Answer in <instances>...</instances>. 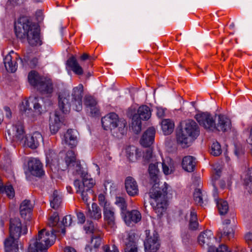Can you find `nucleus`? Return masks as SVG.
<instances>
[{
	"instance_id": "f257e3e1",
	"label": "nucleus",
	"mask_w": 252,
	"mask_h": 252,
	"mask_svg": "<svg viewBox=\"0 0 252 252\" xmlns=\"http://www.w3.org/2000/svg\"><path fill=\"white\" fill-rule=\"evenodd\" d=\"M72 222L71 215L65 216L60 225L63 224L64 227L69 226ZM60 228H52L51 232L43 229L38 232L37 236L30 241L28 251L29 252H47L49 247L54 244L56 238V233L61 232L65 234L64 227L60 226Z\"/></svg>"
},
{
	"instance_id": "f03ea898",
	"label": "nucleus",
	"mask_w": 252,
	"mask_h": 252,
	"mask_svg": "<svg viewBox=\"0 0 252 252\" xmlns=\"http://www.w3.org/2000/svg\"><path fill=\"white\" fill-rule=\"evenodd\" d=\"M15 32L17 38L23 42L27 40L32 46L41 45L38 26L28 17L19 18L15 23Z\"/></svg>"
},
{
	"instance_id": "7ed1b4c3",
	"label": "nucleus",
	"mask_w": 252,
	"mask_h": 252,
	"mask_svg": "<svg viewBox=\"0 0 252 252\" xmlns=\"http://www.w3.org/2000/svg\"><path fill=\"white\" fill-rule=\"evenodd\" d=\"M83 92V86L80 84L73 88L71 96L66 93L60 94L58 104L63 114L67 113L70 111L71 104L75 110L81 111L82 109Z\"/></svg>"
},
{
	"instance_id": "20e7f679",
	"label": "nucleus",
	"mask_w": 252,
	"mask_h": 252,
	"mask_svg": "<svg viewBox=\"0 0 252 252\" xmlns=\"http://www.w3.org/2000/svg\"><path fill=\"white\" fill-rule=\"evenodd\" d=\"M199 134L200 129L197 124L192 120H186L183 123L180 131L177 134V143L182 147L187 148Z\"/></svg>"
},
{
	"instance_id": "39448f33",
	"label": "nucleus",
	"mask_w": 252,
	"mask_h": 252,
	"mask_svg": "<svg viewBox=\"0 0 252 252\" xmlns=\"http://www.w3.org/2000/svg\"><path fill=\"white\" fill-rule=\"evenodd\" d=\"M49 98H39L36 96H30L29 99L22 102L20 106V110L22 115L31 117L34 112L37 115H41L46 111V107L51 105Z\"/></svg>"
},
{
	"instance_id": "423d86ee",
	"label": "nucleus",
	"mask_w": 252,
	"mask_h": 252,
	"mask_svg": "<svg viewBox=\"0 0 252 252\" xmlns=\"http://www.w3.org/2000/svg\"><path fill=\"white\" fill-rule=\"evenodd\" d=\"M167 188L163 189L154 186L150 189L149 195L153 199L151 204L158 216L160 217L166 209L167 207Z\"/></svg>"
},
{
	"instance_id": "0eeeda50",
	"label": "nucleus",
	"mask_w": 252,
	"mask_h": 252,
	"mask_svg": "<svg viewBox=\"0 0 252 252\" xmlns=\"http://www.w3.org/2000/svg\"><path fill=\"white\" fill-rule=\"evenodd\" d=\"M198 241L202 248L208 250L207 252H230L225 245H221L218 248L215 247L214 244L217 239L211 230L201 232L198 237Z\"/></svg>"
},
{
	"instance_id": "6e6552de",
	"label": "nucleus",
	"mask_w": 252,
	"mask_h": 252,
	"mask_svg": "<svg viewBox=\"0 0 252 252\" xmlns=\"http://www.w3.org/2000/svg\"><path fill=\"white\" fill-rule=\"evenodd\" d=\"M85 179L82 182L75 180L74 181V186L76 189V192L81 193L82 199L86 204L87 207H89V198L93 193L92 189L95 183L93 179Z\"/></svg>"
},
{
	"instance_id": "1a4fd4ad",
	"label": "nucleus",
	"mask_w": 252,
	"mask_h": 252,
	"mask_svg": "<svg viewBox=\"0 0 252 252\" xmlns=\"http://www.w3.org/2000/svg\"><path fill=\"white\" fill-rule=\"evenodd\" d=\"M195 118L199 125L204 128L210 131L216 130V124L213 116L208 113H202L196 114Z\"/></svg>"
},
{
	"instance_id": "9d476101",
	"label": "nucleus",
	"mask_w": 252,
	"mask_h": 252,
	"mask_svg": "<svg viewBox=\"0 0 252 252\" xmlns=\"http://www.w3.org/2000/svg\"><path fill=\"white\" fill-rule=\"evenodd\" d=\"M9 235L19 238L22 234L27 233V226L23 224L20 219L15 218L11 219L9 222Z\"/></svg>"
},
{
	"instance_id": "9b49d317",
	"label": "nucleus",
	"mask_w": 252,
	"mask_h": 252,
	"mask_svg": "<svg viewBox=\"0 0 252 252\" xmlns=\"http://www.w3.org/2000/svg\"><path fill=\"white\" fill-rule=\"evenodd\" d=\"M86 233L91 234V244L94 248H98L101 244L102 233L98 229L94 228L92 221H88L84 226Z\"/></svg>"
},
{
	"instance_id": "f8f14e48",
	"label": "nucleus",
	"mask_w": 252,
	"mask_h": 252,
	"mask_svg": "<svg viewBox=\"0 0 252 252\" xmlns=\"http://www.w3.org/2000/svg\"><path fill=\"white\" fill-rule=\"evenodd\" d=\"M145 250L148 252H156L160 247L158 235L157 233L149 235L144 242Z\"/></svg>"
},
{
	"instance_id": "ddd939ff",
	"label": "nucleus",
	"mask_w": 252,
	"mask_h": 252,
	"mask_svg": "<svg viewBox=\"0 0 252 252\" xmlns=\"http://www.w3.org/2000/svg\"><path fill=\"white\" fill-rule=\"evenodd\" d=\"M63 124V117L59 111L50 116L49 120V128L52 134L58 132Z\"/></svg>"
},
{
	"instance_id": "4468645a",
	"label": "nucleus",
	"mask_w": 252,
	"mask_h": 252,
	"mask_svg": "<svg viewBox=\"0 0 252 252\" xmlns=\"http://www.w3.org/2000/svg\"><path fill=\"white\" fill-rule=\"evenodd\" d=\"M37 89L42 95H45L47 98H49L53 92V84L49 78H44L41 79L40 83L38 85Z\"/></svg>"
},
{
	"instance_id": "2eb2a0df",
	"label": "nucleus",
	"mask_w": 252,
	"mask_h": 252,
	"mask_svg": "<svg viewBox=\"0 0 252 252\" xmlns=\"http://www.w3.org/2000/svg\"><path fill=\"white\" fill-rule=\"evenodd\" d=\"M18 55L13 51L9 52L4 58L3 63L5 69L8 72H14L17 68L16 60L18 59Z\"/></svg>"
},
{
	"instance_id": "dca6fc26",
	"label": "nucleus",
	"mask_w": 252,
	"mask_h": 252,
	"mask_svg": "<svg viewBox=\"0 0 252 252\" xmlns=\"http://www.w3.org/2000/svg\"><path fill=\"white\" fill-rule=\"evenodd\" d=\"M28 167L30 173L33 176L41 177L44 174L41 162L36 158L31 159L29 161Z\"/></svg>"
},
{
	"instance_id": "f3484780",
	"label": "nucleus",
	"mask_w": 252,
	"mask_h": 252,
	"mask_svg": "<svg viewBox=\"0 0 252 252\" xmlns=\"http://www.w3.org/2000/svg\"><path fill=\"white\" fill-rule=\"evenodd\" d=\"M104 220L107 224L111 228H114L116 225V215L115 209L111 206H105L103 209Z\"/></svg>"
},
{
	"instance_id": "a211bd4d",
	"label": "nucleus",
	"mask_w": 252,
	"mask_h": 252,
	"mask_svg": "<svg viewBox=\"0 0 252 252\" xmlns=\"http://www.w3.org/2000/svg\"><path fill=\"white\" fill-rule=\"evenodd\" d=\"M125 185L126 192L129 196H135L139 194L138 186L137 182L133 178L131 177H126Z\"/></svg>"
},
{
	"instance_id": "6ab92c4d",
	"label": "nucleus",
	"mask_w": 252,
	"mask_h": 252,
	"mask_svg": "<svg viewBox=\"0 0 252 252\" xmlns=\"http://www.w3.org/2000/svg\"><path fill=\"white\" fill-rule=\"evenodd\" d=\"M78 133L76 130L72 129H68L64 135L63 142L71 148L75 147L78 142Z\"/></svg>"
},
{
	"instance_id": "aec40b11",
	"label": "nucleus",
	"mask_w": 252,
	"mask_h": 252,
	"mask_svg": "<svg viewBox=\"0 0 252 252\" xmlns=\"http://www.w3.org/2000/svg\"><path fill=\"white\" fill-rule=\"evenodd\" d=\"M118 115L115 113H111L101 119L102 126L105 130L116 128V123L117 121Z\"/></svg>"
},
{
	"instance_id": "412c9836",
	"label": "nucleus",
	"mask_w": 252,
	"mask_h": 252,
	"mask_svg": "<svg viewBox=\"0 0 252 252\" xmlns=\"http://www.w3.org/2000/svg\"><path fill=\"white\" fill-rule=\"evenodd\" d=\"M156 130L150 127L144 133L140 140L141 144L145 147H150L154 142Z\"/></svg>"
},
{
	"instance_id": "4be33fe9",
	"label": "nucleus",
	"mask_w": 252,
	"mask_h": 252,
	"mask_svg": "<svg viewBox=\"0 0 252 252\" xmlns=\"http://www.w3.org/2000/svg\"><path fill=\"white\" fill-rule=\"evenodd\" d=\"M43 141L42 135L38 132H34L32 135L26 138L25 145L31 149H36Z\"/></svg>"
},
{
	"instance_id": "5701e85b",
	"label": "nucleus",
	"mask_w": 252,
	"mask_h": 252,
	"mask_svg": "<svg viewBox=\"0 0 252 252\" xmlns=\"http://www.w3.org/2000/svg\"><path fill=\"white\" fill-rule=\"evenodd\" d=\"M11 131L12 133H11L10 130H8L9 135H12L13 137L18 141H22L25 137V131L23 123L21 122H18L14 124L12 128Z\"/></svg>"
},
{
	"instance_id": "b1692460",
	"label": "nucleus",
	"mask_w": 252,
	"mask_h": 252,
	"mask_svg": "<svg viewBox=\"0 0 252 252\" xmlns=\"http://www.w3.org/2000/svg\"><path fill=\"white\" fill-rule=\"evenodd\" d=\"M18 239L16 237L10 236L4 241V247L6 252H19Z\"/></svg>"
},
{
	"instance_id": "393cba45",
	"label": "nucleus",
	"mask_w": 252,
	"mask_h": 252,
	"mask_svg": "<svg viewBox=\"0 0 252 252\" xmlns=\"http://www.w3.org/2000/svg\"><path fill=\"white\" fill-rule=\"evenodd\" d=\"M141 219V214L137 210H133L126 212L125 214L124 220L128 225H129L131 222L137 223L140 221Z\"/></svg>"
},
{
	"instance_id": "a878e982",
	"label": "nucleus",
	"mask_w": 252,
	"mask_h": 252,
	"mask_svg": "<svg viewBox=\"0 0 252 252\" xmlns=\"http://www.w3.org/2000/svg\"><path fill=\"white\" fill-rule=\"evenodd\" d=\"M126 239L125 252H137V247L134 233H128Z\"/></svg>"
},
{
	"instance_id": "bb28decb",
	"label": "nucleus",
	"mask_w": 252,
	"mask_h": 252,
	"mask_svg": "<svg viewBox=\"0 0 252 252\" xmlns=\"http://www.w3.org/2000/svg\"><path fill=\"white\" fill-rule=\"evenodd\" d=\"M231 121L224 116L220 115L216 129L219 131L225 132L230 129Z\"/></svg>"
},
{
	"instance_id": "cd10ccee",
	"label": "nucleus",
	"mask_w": 252,
	"mask_h": 252,
	"mask_svg": "<svg viewBox=\"0 0 252 252\" xmlns=\"http://www.w3.org/2000/svg\"><path fill=\"white\" fill-rule=\"evenodd\" d=\"M66 64L75 74L81 75L83 74L84 71L83 68L79 64L74 56L70 57L67 61Z\"/></svg>"
},
{
	"instance_id": "c85d7f7f",
	"label": "nucleus",
	"mask_w": 252,
	"mask_h": 252,
	"mask_svg": "<svg viewBox=\"0 0 252 252\" xmlns=\"http://www.w3.org/2000/svg\"><path fill=\"white\" fill-rule=\"evenodd\" d=\"M33 209V206L29 200H25L20 206V213L21 217L26 218L27 216H30Z\"/></svg>"
},
{
	"instance_id": "c756f323",
	"label": "nucleus",
	"mask_w": 252,
	"mask_h": 252,
	"mask_svg": "<svg viewBox=\"0 0 252 252\" xmlns=\"http://www.w3.org/2000/svg\"><path fill=\"white\" fill-rule=\"evenodd\" d=\"M195 164V158L192 156L185 157L182 160L183 168L187 171L192 172Z\"/></svg>"
},
{
	"instance_id": "7c9ffc66",
	"label": "nucleus",
	"mask_w": 252,
	"mask_h": 252,
	"mask_svg": "<svg viewBox=\"0 0 252 252\" xmlns=\"http://www.w3.org/2000/svg\"><path fill=\"white\" fill-rule=\"evenodd\" d=\"M233 223L230 226H224L223 229L219 232V236L220 237L226 236L228 239H230L234 237V226L235 219L232 218Z\"/></svg>"
},
{
	"instance_id": "2f4dec72",
	"label": "nucleus",
	"mask_w": 252,
	"mask_h": 252,
	"mask_svg": "<svg viewBox=\"0 0 252 252\" xmlns=\"http://www.w3.org/2000/svg\"><path fill=\"white\" fill-rule=\"evenodd\" d=\"M87 216L94 220H99L101 218V210L95 203L92 205V209L89 208Z\"/></svg>"
},
{
	"instance_id": "473e14b6",
	"label": "nucleus",
	"mask_w": 252,
	"mask_h": 252,
	"mask_svg": "<svg viewBox=\"0 0 252 252\" xmlns=\"http://www.w3.org/2000/svg\"><path fill=\"white\" fill-rule=\"evenodd\" d=\"M193 198L195 203L201 206L205 205L207 202L206 195L203 194L199 189H197L195 190L193 194Z\"/></svg>"
},
{
	"instance_id": "72a5a7b5",
	"label": "nucleus",
	"mask_w": 252,
	"mask_h": 252,
	"mask_svg": "<svg viewBox=\"0 0 252 252\" xmlns=\"http://www.w3.org/2000/svg\"><path fill=\"white\" fill-rule=\"evenodd\" d=\"M158 162L157 160L155 162L150 163L149 167V172L151 180L156 183L158 180V173L159 170L158 168Z\"/></svg>"
},
{
	"instance_id": "f704fd0d",
	"label": "nucleus",
	"mask_w": 252,
	"mask_h": 252,
	"mask_svg": "<svg viewBox=\"0 0 252 252\" xmlns=\"http://www.w3.org/2000/svg\"><path fill=\"white\" fill-rule=\"evenodd\" d=\"M138 118L142 120H148L151 116L150 108L147 105L140 106L137 111Z\"/></svg>"
},
{
	"instance_id": "c9c22d12",
	"label": "nucleus",
	"mask_w": 252,
	"mask_h": 252,
	"mask_svg": "<svg viewBox=\"0 0 252 252\" xmlns=\"http://www.w3.org/2000/svg\"><path fill=\"white\" fill-rule=\"evenodd\" d=\"M44 77L39 76L38 73L35 71H31L28 75V80L30 84L37 88L38 85L40 83L41 79Z\"/></svg>"
},
{
	"instance_id": "e433bc0d",
	"label": "nucleus",
	"mask_w": 252,
	"mask_h": 252,
	"mask_svg": "<svg viewBox=\"0 0 252 252\" xmlns=\"http://www.w3.org/2000/svg\"><path fill=\"white\" fill-rule=\"evenodd\" d=\"M161 128L164 134L171 133L174 127V123L169 119H164L161 123Z\"/></svg>"
},
{
	"instance_id": "4c0bfd02",
	"label": "nucleus",
	"mask_w": 252,
	"mask_h": 252,
	"mask_svg": "<svg viewBox=\"0 0 252 252\" xmlns=\"http://www.w3.org/2000/svg\"><path fill=\"white\" fill-rule=\"evenodd\" d=\"M199 225L198 222L197 213L194 209L190 210L189 219V228L192 230H196Z\"/></svg>"
},
{
	"instance_id": "58836bf2",
	"label": "nucleus",
	"mask_w": 252,
	"mask_h": 252,
	"mask_svg": "<svg viewBox=\"0 0 252 252\" xmlns=\"http://www.w3.org/2000/svg\"><path fill=\"white\" fill-rule=\"evenodd\" d=\"M244 185L248 192L252 191V169L248 170L243 177Z\"/></svg>"
},
{
	"instance_id": "ea45409f",
	"label": "nucleus",
	"mask_w": 252,
	"mask_h": 252,
	"mask_svg": "<svg viewBox=\"0 0 252 252\" xmlns=\"http://www.w3.org/2000/svg\"><path fill=\"white\" fill-rule=\"evenodd\" d=\"M217 207L220 215H225L229 209L227 201L220 199L216 201Z\"/></svg>"
},
{
	"instance_id": "a19ab883",
	"label": "nucleus",
	"mask_w": 252,
	"mask_h": 252,
	"mask_svg": "<svg viewBox=\"0 0 252 252\" xmlns=\"http://www.w3.org/2000/svg\"><path fill=\"white\" fill-rule=\"evenodd\" d=\"M62 202V198L57 190H54L52 195V199L50 201L52 208L57 209L60 206Z\"/></svg>"
},
{
	"instance_id": "79ce46f5",
	"label": "nucleus",
	"mask_w": 252,
	"mask_h": 252,
	"mask_svg": "<svg viewBox=\"0 0 252 252\" xmlns=\"http://www.w3.org/2000/svg\"><path fill=\"white\" fill-rule=\"evenodd\" d=\"M131 126L133 130L136 133L141 130V119L138 118L137 114L134 115L132 117Z\"/></svg>"
},
{
	"instance_id": "37998d69",
	"label": "nucleus",
	"mask_w": 252,
	"mask_h": 252,
	"mask_svg": "<svg viewBox=\"0 0 252 252\" xmlns=\"http://www.w3.org/2000/svg\"><path fill=\"white\" fill-rule=\"evenodd\" d=\"M137 149L134 146H128L126 149V156L129 161H134L137 159Z\"/></svg>"
},
{
	"instance_id": "c03bdc74",
	"label": "nucleus",
	"mask_w": 252,
	"mask_h": 252,
	"mask_svg": "<svg viewBox=\"0 0 252 252\" xmlns=\"http://www.w3.org/2000/svg\"><path fill=\"white\" fill-rule=\"evenodd\" d=\"M72 165L74 166V169L76 172V174L80 175L82 178V181H84V180L86 179L85 178L93 179L91 177L90 175H88L87 173L83 170L80 163L75 161L72 164Z\"/></svg>"
},
{
	"instance_id": "a18cd8bd",
	"label": "nucleus",
	"mask_w": 252,
	"mask_h": 252,
	"mask_svg": "<svg viewBox=\"0 0 252 252\" xmlns=\"http://www.w3.org/2000/svg\"><path fill=\"white\" fill-rule=\"evenodd\" d=\"M143 153V159L145 163H151L157 160L155 156L153 155V151L151 148H149L145 150Z\"/></svg>"
},
{
	"instance_id": "49530a36",
	"label": "nucleus",
	"mask_w": 252,
	"mask_h": 252,
	"mask_svg": "<svg viewBox=\"0 0 252 252\" xmlns=\"http://www.w3.org/2000/svg\"><path fill=\"white\" fill-rule=\"evenodd\" d=\"M116 128L122 134L124 135L126 131V122L124 119H119L117 117V121L116 123Z\"/></svg>"
},
{
	"instance_id": "de8ad7c7",
	"label": "nucleus",
	"mask_w": 252,
	"mask_h": 252,
	"mask_svg": "<svg viewBox=\"0 0 252 252\" xmlns=\"http://www.w3.org/2000/svg\"><path fill=\"white\" fill-rule=\"evenodd\" d=\"M65 161L67 166L71 165L76 161V157L74 151L72 150H68L65 157Z\"/></svg>"
},
{
	"instance_id": "09e8293b",
	"label": "nucleus",
	"mask_w": 252,
	"mask_h": 252,
	"mask_svg": "<svg viewBox=\"0 0 252 252\" xmlns=\"http://www.w3.org/2000/svg\"><path fill=\"white\" fill-rule=\"evenodd\" d=\"M96 100L91 95H86L84 97V105L86 106L87 110L89 111V109L97 104Z\"/></svg>"
},
{
	"instance_id": "8fccbe9b",
	"label": "nucleus",
	"mask_w": 252,
	"mask_h": 252,
	"mask_svg": "<svg viewBox=\"0 0 252 252\" xmlns=\"http://www.w3.org/2000/svg\"><path fill=\"white\" fill-rule=\"evenodd\" d=\"M59 217L57 213H54L53 215L51 216L48 221V225L50 227L57 226L58 228L60 227V224L59 223Z\"/></svg>"
},
{
	"instance_id": "3c124183",
	"label": "nucleus",
	"mask_w": 252,
	"mask_h": 252,
	"mask_svg": "<svg viewBox=\"0 0 252 252\" xmlns=\"http://www.w3.org/2000/svg\"><path fill=\"white\" fill-rule=\"evenodd\" d=\"M115 204L121 208L122 213L124 214L127 207L125 198L122 197H116Z\"/></svg>"
},
{
	"instance_id": "603ef678",
	"label": "nucleus",
	"mask_w": 252,
	"mask_h": 252,
	"mask_svg": "<svg viewBox=\"0 0 252 252\" xmlns=\"http://www.w3.org/2000/svg\"><path fill=\"white\" fill-rule=\"evenodd\" d=\"M220 145L218 142H214L211 146V154L214 156H218L221 153Z\"/></svg>"
},
{
	"instance_id": "864d4df0",
	"label": "nucleus",
	"mask_w": 252,
	"mask_h": 252,
	"mask_svg": "<svg viewBox=\"0 0 252 252\" xmlns=\"http://www.w3.org/2000/svg\"><path fill=\"white\" fill-rule=\"evenodd\" d=\"M3 189V193H5L9 198L11 199L14 197L15 191L11 185H6L4 186Z\"/></svg>"
},
{
	"instance_id": "5fc2aeb1",
	"label": "nucleus",
	"mask_w": 252,
	"mask_h": 252,
	"mask_svg": "<svg viewBox=\"0 0 252 252\" xmlns=\"http://www.w3.org/2000/svg\"><path fill=\"white\" fill-rule=\"evenodd\" d=\"M56 154L52 151H49L46 155V160L48 164H52L56 159Z\"/></svg>"
},
{
	"instance_id": "6e6d98bb",
	"label": "nucleus",
	"mask_w": 252,
	"mask_h": 252,
	"mask_svg": "<svg viewBox=\"0 0 252 252\" xmlns=\"http://www.w3.org/2000/svg\"><path fill=\"white\" fill-rule=\"evenodd\" d=\"M90 115L93 117H98L100 115V111L97 103L94 105V106L91 107L89 109V111Z\"/></svg>"
},
{
	"instance_id": "4d7b16f0",
	"label": "nucleus",
	"mask_w": 252,
	"mask_h": 252,
	"mask_svg": "<svg viewBox=\"0 0 252 252\" xmlns=\"http://www.w3.org/2000/svg\"><path fill=\"white\" fill-rule=\"evenodd\" d=\"M98 200L99 205L103 207V209L104 208L106 205L107 206L111 205L110 203L106 200L105 197L103 194H99Z\"/></svg>"
},
{
	"instance_id": "13d9d810",
	"label": "nucleus",
	"mask_w": 252,
	"mask_h": 252,
	"mask_svg": "<svg viewBox=\"0 0 252 252\" xmlns=\"http://www.w3.org/2000/svg\"><path fill=\"white\" fill-rule=\"evenodd\" d=\"M102 250L104 252H119L115 245L112 246L111 248L108 245H105L102 247Z\"/></svg>"
},
{
	"instance_id": "bf43d9fd",
	"label": "nucleus",
	"mask_w": 252,
	"mask_h": 252,
	"mask_svg": "<svg viewBox=\"0 0 252 252\" xmlns=\"http://www.w3.org/2000/svg\"><path fill=\"white\" fill-rule=\"evenodd\" d=\"M221 173V170L220 169H215L214 172L213 173V175L212 176V180L214 183L215 181L218 180L220 177Z\"/></svg>"
},
{
	"instance_id": "052dcab7",
	"label": "nucleus",
	"mask_w": 252,
	"mask_h": 252,
	"mask_svg": "<svg viewBox=\"0 0 252 252\" xmlns=\"http://www.w3.org/2000/svg\"><path fill=\"white\" fill-rule=\"evenodd\" d=\"M77 216L78 221L81 223H83L85 221V217L82 212H78L77 213Z\"/></svg>"
},
{
	"instance_id": "680f3d73",
	"label": "nucleus",
	"mask_w": 252,
	"mask_h": 252,
	"mask_svg": "<svg viewBox=\"0 0 252 252\" xmlns=\"http://www.w3.org/2000/svg\"><path fill=\"white\" fill-rule=\"evenodd\" d=\"M157 115L159 118H162L165 115V109L162 108H157Z\"/></svg>"
},
{
	"instance_id": "e2e57ef3",
	"label": "nucleus",
	"mask_w": 252,
	"mask_h": 252,
	"mask_svg": "<svg viewBox=\"0 0 252 252\" xmlns=\"http://www.w3.org/2000/svg\"><path fill=\"white\" fill-rule=\"evenodd\" d=\"M27 62L28 63L31 65L32 67H35L38 63V59L36 58H33L30 61H27Z\"/></svg>"
},
{
	"instance_id": "0e129e2a",
	"label": "nucleus",
	"mask_w": 252,
	"mask_h": 252,
	"mask_svg": "<svg viewBox=\"0 0 252 252\" xmlns=\"http://www.w3.org/2000/svg\"><path fill=\"white\" fill-rule=\"evenodd\" d=\"M163 172L166 175H168L171 173V170L169 169V167L165 164L164 162L162 163Z\"/></svg>"
},
{
	"instance_id": "69168bd1",
	"label": "nucleus",
	"mask_w": 252,
	"mask_h": 252,
	"mask_svg": "<svg viewBox=\"0 0 252 252\" xmlns=\"http://www.w3.org/2000/svg\"><path fill=\"white\" fill-rule=\"evenodd\" d=\"M245 240L248 244H252V233H248L245 235Z\"/></svg>"
},
{
	"instance_id": "338daca9",
	"label": "nucleus",
	"mask_w": 252,
	"mask_h": 252,
	"mask_svg": "<svg viewBox=\"0 0 252 252\" xmlns=\"http://www.w3.org/2000/svg\"><path fill=\"white\" fill-rule=\"evenodd\" d=\"M4 110L5 112L6 117L8 119H10L12 116V112L10 109L8 107L5 106L4 107Z\"/></svg>"
},
{
	"instance_id": "774afa93",
	"label": "nucleus",
	"mask_w": 252,
	"mask_h": 252,
	"mask_svg": "<svg viewBox=\"0 0 252 252\" xmlns=\"http://www.w3.org/2000/svg\"><path fill=\"white\" fill-rule=\"evenodd\" d=\"M234 153L236 156L239 157L243 154V151L241 148L235 147Z\"/></svg>"
}]
</instances>
